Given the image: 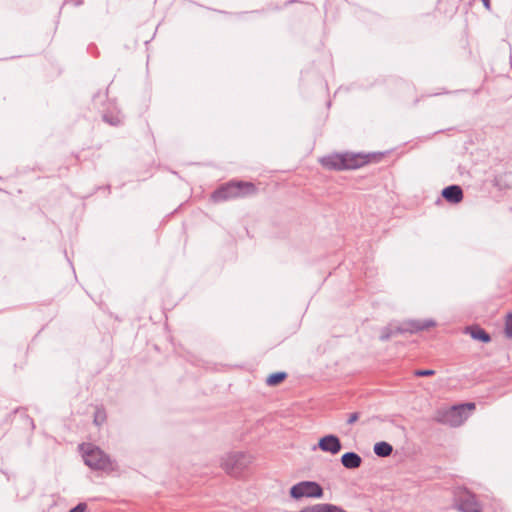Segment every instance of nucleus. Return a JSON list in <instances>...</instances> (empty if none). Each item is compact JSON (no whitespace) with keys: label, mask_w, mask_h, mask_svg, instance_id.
Masks as SVG:
<instances>
[{"label":"nucleus","mask_w":512,"mask_h":512,"mask_svg":"<svg viewBox=\"0 0 512 512\" xmlns=\"http://www.w3.org/2000/svg\"><path fill=\"white\" fill-rule=\"evenodd\" d=\"M257 187L252 182L231 180L220 185L211 194L214 203L244 198L257 193Z\"/></svg>","instance_id":"f257e3e1"},{"label":"nucleus","mask_w":512,"mask_h":512,"mask_svg":"<svg viewBox=\"0 0 512 512\" xmlns=\"http://www.w3.org/2000/svg\"><path fill=\"white\" fill-rule=\"evenodd\" d=\"M369 155L362 153H335L323 157L322 165L330 170H353L369 163Z\"/></svg>","instance_id":"f03ea898"},{"label":"nucleus","mask_w":512,"mask_h":512,"mask_svg":"<svg viewBox=\"0 0 512 512\" xmlns=\"http://www.w3.org/2000/svg\"><path fill=\"white\" fill-rule=\"evenodd\" d=\"M84 463L93 470H112L113 464L110 457L99 447L93 444H81Z\"/></svg>","instance_id":"7ed1b4c3"},{"label":"nucleus","mask_w":512,"mask_h":512,"mask_svg":"<svg viewBox=\"0 0 512 512\" xmlns=\"http://www.w3.org/2000/svg\"><path fill=\"white\" fill-rule=\"evenodd\" d=\"M434 325L435 323L432 320L409 321L404 323L403 325L395 327L392 325H388L382 328L379 339L384 342L389 340L394 335L402 334L405 332L415 333L418 331L426 330Z\"/></svg>","instance_id":"20e7f679"},{"label":"nucleus","mask_w":512,"mask_h":512,"mask_svg":"<svg viewBox=\"0 0 512 512\" xmlns=\"http://www.w3.org/2000/svg\"><path fill=\"white\" fill-rule=\"evenodd\" d=\"M252 458L244 452H233L227 454L221 462L222 468L227 474L239 477L251 463Z\"/></svg>","instance_id":"39448f33"},{"label":"nucleus","mask_w":512,"mask_h":512,"mask_svg":"<svg viewBox=\"0 0 512 512\" xmlns=\"http://www.w3.org/2000/svg\"><path fill=\"white\" fill-rule=\"evenodd\" d=\"M474 409V403H465L452 406L444 411L441 422L452 427H458L468 418L467 411H472Z\"/></svg>","instance_id":"423d86ee"},{"label":"nucleus","mask_w":512,"mask_h":512,"mask_svg":"<svg viewBox=\"0 0 512 512\" xmlns=\"http://www.w3.org/2000/svg\"><path fill=\"white\" fill-rule=\"evenodd\" d=\"M453 507L459 512H482V506L475 494L467 489L460 490L455 494Z\"/></svg>","instance_id":"0eeeda50"},{"label":"nucleus","mask_w":512,"mask_h":512,"mask_svg":"<svg viewBox=\"0 0 512 512\" xmlns=\"http://www.w3.org/2000/svg\"><path fill=\"white\" fill-rule=\"evenodd\" d=\"M290 496L293 499L306 498H321L323 496V489L315 481H301L290 488Z\"/></svg>","instance_id":"6e6552de"},{"label":"nucleus","mask_w":512,"mask_h":512,"mask_svg":"<svg viewBox=\"0 0 512 512\" xmlns=\"http://www.w3.org/2000/svg\"><path fill=\"white\" fill-rule=\"evenodd\" d=\"M318 447L323 452H329L333 455L340 452L342 448L340 439L333 434L325 435L322 438H320L318 442Z\"/></svg>","instance_id":"1a4fd4ad"},{"label":"nucleus","mask_w":512,"mask_h":512,"mask_svg":"<svg viewBox=\"0 0 512 512\" xmlns=\"http://www.w3.org/2000/svg\"><path fill=\"white\" fill-rule=\"evenodd\" d=\"M443 198L452 204L460 203L463 200V190L459 185H450L442 190Z\"/></svg>","instance_id":"9d476101"},{"label":"nucleus","mask_w":512,"mask_h":512,"mask_svg":"<svg viewBox=\"0 0 512 512\" xmlns=\"http://www.w3.org/2000/svg\"><path fill=\"white\" fill-rule=\"evenodd\" d=\"M341 463L347 469H356L361 466L362 458L355 452H346L341 456Z\"/></svg>","instance_id":"9b49d317"},{"label":"nucleus","mask_w":512,"mask_h":512,"mask_svg":"<svg viewBox=\"0 0 512 512\" xmlns=\"http://www.w3.org/2000/svg\"><path fill=\"white\" fill-rule=\"evenodd\" d=\"M373 451L379 457H388L392 454L393 447L388 442L381 441L374 445Z\"/></svg>","instance_id":"f8f14e48"},{"label":"nucleus","mask_w":512,"mask_h":512,"mask_svg":"<svg viewBox=\"0 0 512 512\" xmlns=\"http://www.w3.org/2000/svg\"><path fill=\"white\" fill-rule=\"evenodd\" d=\"M471 336L475 340L488 343L491 340L490 335L482 328L475 327L471 329Z\"/></svg>","instance_id":"ddd939ff"},{"label":"nucleus","mask_w":512,"mask_h":512,"mask_svg":"<svg viewBox=\"0 0 512 512\" xmlns=\"http://www.w3.org/2000/svg\"><path fill=\"white\" fill-rule=\"evenodd\" d=\"M287 377L286 372H276L268 376L266 379V384L269 386H276L282 381H284Z\"/></svg>","instance_id":"4468645a"},{"label":"nucleus","mask_w":512,"mask_h":512,"mask_svg":"<svg viewBox=\"0 0 512 512\" xmlns=\"http://www.w3.org/2000/svg\"><path fill=\"white\" fill-rule=\"evenodd\" d=\"M505 335L508 338H512V312L508 313L505 318Z\"/></svg>","instance_id":"2eb2a0df"},{"label":"nucleus","mask_w":512,"mask_h":512,"mask_svg":"<svg viewBox=\"0 0 512 512\" xmlns=\"http://www.w3.org/2000/svg\"><path fill=\"white\" fill-rule=\"evenodd\" d=\"M103 120L106 123H108L110 125H113V126H118V125L121 124V119H120V117L118 115H115V116L111 115L110 116L108 114H104L103 115Z\"/></svg>","instance_id":"dca6fc26"},{"label":"nucleus","mask_w":512,"mask_h":512,"mask_svg":"<svg viewBox=\"0 0 512 512\" xmlns=\"http://www.w3.org/2000/svg\"><path fill=\"white\" fill-rule=\"evenodd\" d=\"M106 420V414L103 409H97L94 415V422L97 425L102 424Z\"/></svg>","instance_id":"f3484780"},{"label":"nucleus","mask_w":512,"mask_h":512,"mask_svg":"<svg viewBox=\"0 0 512 512\" xmlns=\"http://www.w3.org/2000/svg\"><path fill=\"white\" fill-rule=\"evenodd\" d=\"M325 512H347V511L344 510L340 506L330 504V503H325Z\"/></svg>","instance_id":"a211bd4d"},{"label":"nucleus","mask_w":512,"mask_h":512,"mask_svg":"<svg viewBox=\"0 0 512 512\" xmlns=\"http://www.w3.org/2000/svg\"><path fill=\"white\" fill-rule=\"evenodd\" d=\"M435 374V371L432 369H425V370H416L414 372V375L417 377H426V376H432Z\"/></svg>","instance_id":"6ab92c4d"},{"label":"nucleus","mask_w":512,"mask_h":512,"mask_svg":"<svg viewBox=\"0 0 512 512\" xmlns=\"http://www.w3.org/2000/svg\"><path fill=\"white\" fill-rule=\"evenodd\" d=\"M87 506L85 503H79L75 507H73L69 512H84L86 510Z\"/></svg>","instance_id":"aec40b11"},{"label":"nucleus","mask_w":512,"mask_h":512,"mask_svg":"<svg viewBox=\"0 0 512 512\" xmlns=\"http://www.w3.org/2000/svg\"><path fill=\"white\" fill-rule=\"evenodd\" d=\"M358 418H359V413H357V412L351 413V414H349V416L347 418V423L349 425H351V424L355 423L358 420Z\"/></svg>","instance_id":"412c9836"},{"label":"nucleus","mask_w":512,"mask_h":512,"mask_svg":"<svg viewBox=\"0 0 512 512\" xmlns=\"http://www.w3.org/2000/svg\"><path fill=\"white\" fill-rule=\"evenodd\" d=\"M484 7L487 9V10H491V2L490 0H481Z\"/></svg>","instance_id":"4be33fe9"}]
</instances>
